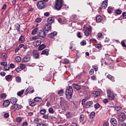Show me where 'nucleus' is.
Here are the masks:
<instances>
[{
	"label": "nucleus",
	"mask_w": 126,
	"mask_h": 126,
	"mask_svg": "<svg viewBox=\"0 0 126 126\" xmlns=\"http://www.w3.org/2000/svg\"><path fill=\"white\" fill-rule=\"evenodd\" d=\"M73 94V88L71 86L67 87L66 91L65 92V95L66 98L68 99H70L72 97Z\"/></svg>",
	"instance_id": "f257e3e1"
},
{
	"label": "nucleus",
	"mask_w": 126,
	"mask_h": 126,
	"mask_svg": "<svg viewBox=\"0 0 126 126\" xmlns=\"http://www.w3.org/2000/svg\"><path fill=\"white\" fill-rule=\"evenodd\" d=\"M60 106L62 107V109L63 110L66 111L68 108V102L63 97H60Z\"/></svg>",
	"instance_id": "f03ea898"
},
{
	"label": "nucleus",
	"mask_w": 126,
	"mask_h": 126,
	"mask_svg": "<svg viewBox=\"0 0 126 126\" xmlns=\"http://www.w3.org/2000/svg\"><path fill=\"white\" fill-rule=\"evenodd\" d=\"M83 28L84 33L85 34V36H88L92 35L93 28L91 26H89L88 27L84 26Z\"/></svg>",
	"instance_id": "7ed1b4c3"
},
{
	"label": "nucleus",
	"mask_w": 126,
	"mask_h": 126,
	"mask_svg": "<svg viewBox=\"0 0 126 126\" xmlns=\"http://www.w3.org/2000/svg\"><path fill=\"white\" fill-rule=\"evenodd\" d=\"M63 0H56L55 9L57 11H60L61 10L62 7H63Z\"/></svg>",
	"instance_id": "20e7f679"
},
{
	"label": "nucleus",
	"mask_w": 126,
	"mask_h": 126,
	"mask_svg": "<svg viewBox=\"0 0 126 126\" xmlns=\"http://www.w3.org/2000/svg\"><path fill=\"white\" fill-rule=\"evenodd\" d=\"M107 98H108V99L110 100L113 101L115 99V94L109 90H107Z\"/></svg>",
	"instance_id": "39448f33"
},
{
	"label": "nucleus",
	"mask_w": 126,
	"mask_h": 126,
	"mask_svg": "<svg viewBox=\"0 0 126 126\" xmlns=\"http://www.w3.org/2000/svg\"><path fill=\"white\" fill-rule=\"evenodd\" d=\"M118 120L120 122H125L126 121V114L120 113L118 115Z\"/></svg>",
	"instance_id": "423d86ee"
},
{
	"label": "nucleus",
	"mask_w": 126,
	"mask_h": 126,
	"mask_svg": "<svg viewBox=\"0 0 126 126\" xmlns=\"http://www.w3.org/2000/svg\"><path fill=\"white\" fill-rule=\"evenodd\" d=\"M37 8L39 10H42L45 8L46 7V4L43 1H39L37 3Z\"/></svg>",
	"instance_id": "0eeeda50"
},
{
	"label": "nucleus",
	"mask_w": 126,
	"mask_h": 126,
	"mask_svg": "<svg viewBox=\"0 0 126 126\" xmlns=\"http://www.w3.org/2000/svg\"><path fill=\"white\" fill-rule=\"evenodd\" d=\"M55 100H56V98L54 97V96H50V101L47 102L46 106L50 107L52 104H53V103H54Z\"/></svg>",
	"instance_id": "6e6552de"
},
{
	"label": "nucleus",
	"mask_w": 126,
	"mask_h": 126,
	"mask_svg": "<svg viewBox=\"0 0 126 126\" xmlns=\"http://www.w3.org/2000/svg\"><path fill=\"white\" fill-rule=\"evenodd\" d=\"M47 33L48 32L44 31V30H39L38 31V37H40L41 38H44L46 36V33Z\"/></svg>",
	"instance_id": "1a4fd4ad"
},
{
	"label": "nucleus",
	"mask_w": 126,
	"mask_h": 126,
	"mask_svg": "<svg viewBox=\"0 0 126 126\" xmlns=\"http://www.w3.org/2000/svg\"><path fill=\"white\" fill-rule=\"evenodd\" d=\"M31 59V56L30 55L28 54L26 55V56H25V57L23 59V62L24 63H28L30 61V60Z\"/></svg>",
	"instance_id": "9d476101"
},
{
	"label": "nucleus",
	"mask_w": 126,
	"mask_h": 126,
	"mask_svg": "<svg viewBox=\"0 0 126 126\" xmlns=\"http://www.w3.org/2000/svg\"><path fill=\"white\" fill-rule=\"evenodd\" d=\"M33 58L34 59H38L39 57V54L37 50H33L32 51Z\"/></svg>",
	"instance_id": "9b49d317"
},
{
	"label": "nucleus",
	"mask_w": 126,
	"mask_h": 126,
	"mask_svg": "<svg viewBox=\"0 0 126 126\" xmlns=\"http://www.w3.org/2000/svg\"><path fill=\"white\" fill-rule=\"evenodd\" d=\"M93 105V101H88L86 102V104H85V108L88 109L90 107H92Z\"/></svg>",
	"instance_id": "f8f14e48"
},
{
	"label": "nucleus",
	"mask_w": 126,
	"mask_h": 126,
	"mask_svg": "<svg viewBox=\"0 0 126 126\" xmlns=\"http://www.w3.org/2000/svg\"><path fill=\"white\" fill-rule=\"evenodd\" d=\"M41 40H36L33 42L32 45H33V46H36V47H37L38 46H39L41 45Z\"/></svg>",
	"instance_id": "ddd939ff"
},
{
	"label": "nucleus",
	"mask_w": 126,
	"mask_h": 126,
	"mask_svg": "<svg viewBox=\"0 0 126 126\" xmlns=\"http://www.w3.org/2000/svg\"><path fill=\"white\" fill-rule=\"evenodd\" d=\"M100 93L98 91H94L92 93V96L95 98H97L98 96H100Z\"/></svg>",
	"instance_id": "4468645a"
},
{
	"label": "nucleus",
	"mask_w": 126,
	"mask_h": 126,
	"mask_svg": "<svg viewBox=\"0 0 126 126\" xmlns=\"http://www.w3.org/2000/svg\"><path fill=\"white\" fill-rule=\"evenodd\" d=\"M110 123H111V124L113 126H117L118 125V122L115 118H112L110 119Z\"/></svg>",
	"instance_id": "2eb2a0df"
},
{
	"label": "nucleus",
	"mask_w": 126,
	"mask_h": 126,
	"mask_svg": "<svg viewBox=\"0 0 126 126\" xmlns=\"http://www.w3.org/2000/svg\"><path fill=\"white\" fill-rule=\"evenodd\" d=\"M44 30H45V32L51 31V24H48L46 25H45Z\"/></svg>",
	"instance_id": "dca6fc26"
},
{
	"label": "nucleus",
	"mask_w": 126,
	"mask_h": 126,
	"mask_svg": "<svg viewBox=\"0 0 126 126\" xmlns=\"http://www.w3.org/2000/svg\"><path fill=\"white\" fill-rule=\"evenodd\" d=\"M49 54V49H44V50L42 51L41 53H40V55H44L48 56Z\"/></svg>",
	"instance_id": "f3484780"
},
{
	"label": "nucleus",
	"mask_w": 126,
	"mask_h": 126,
	"mask_svg": "<svg viewBox=\"0 0 126 126\" xmlns=\"http://www.w3.org/2000/svg\"><path fill=\"white\" fill-rule=\"evenodd\" d=\"M57 34L58 32H51L48 35V37L50 38H54V37H56Z\"/></svg>",
	"instance_id": "a211bd4d"
},
{
	"label": "nucleus",
	"mask_w": 126,
	"mask_h": 126,
	"mask_svg": "<svg viewBox=\"0 0 126 126\" xmlns=\"http://www.w3.org/2000/svg\"><path fill=\"white\" fill-rule=\"evenodd\" d=\"M7 58V55H6L5 53H2V54H1V61L3 62L6 61Z\"/></svg>",
	"instance_id": "6ab92c4d"
},
{
	"label": "nucleus",
	"mask_w": 126,
	"mask_h": 126,
	"mask_svg": "<svg viewBox=\"0 0 126 126\" xmlns=\"http://www.w3.org/2000/svg\"><path fill=\"white\" fill-rule=\"evenodd\" d=\"M18 99L15 97H11V99H10V102H11V104L13 105H15L17 102Z\"/></svg>",
	"instance_id": "aec40b11"
},
{
	"label": "nucleus",
	"mask_w": 126,
	"mask_h": 126,
	"mask_svg": "<svg viewBox=\"0 0 126 126\" xmlns=\"http://www.w3.org/2000/svg\"><path fill=\"white\" fill-rule=\"evenodd\" d=\"M29 105H30L31 107H34L35 105H36V103L34 101H32L31 99H29Z\"/></svg>",
	"instance_id": "412c9836"
},
{
	"label": "nucleus",
	"mask_w": 126,
	"mask_h": 126,
	"mask_svg": "<svg viewBox=\"0 0 126 126\" xmlns=\"http://www.w3.org/2000/svg\"><path fill=\"white\" fill-rule=\"evenodd\" d=\"M108 5V0H104L101 3V6L104 7V9H106Z\"/></svg>",
	"instance_id": "4be33fe9"
},
{
	"label": "nucleus",
	"mask_w": 126,
	"mask_h": 126,
	"mask_svg": "<svg viewBox=\"0 0 126 126\" xmlns=\"http://www.w3.org/2000/svg\"><path fill=\"white\" fill-rule=\"evenodd\" d=\"M106 77L107 79H110V81H112V82H115V78L113 76L108 74V75H107Z\"/></svg>",
	"instance_id": "5701e85b"
},
{
	"label": "nucleus",
	"mask_w": 126,
	"mask_h": 126,
	"mask_svg": "<svg viewBox=\"0 0 126 126\" xmlns=\"http://www.w3.org/2000/svg\"><path fill=\"white\" fill-rule=\"evenodd\" d=\"M73 87L74 89H75L77 91H79L81 89V87H80V86H79L78 85L75 84H73Z\"/></svg>",
	"instance_id": "b1692460"
},
{
	"label": "nucleus",
	"mask_w": 126,
	"mask_h": 126,
	"mask_svg": "<svg viewBox=\"0 0 126 126\" xmlns=\"http://www.w3.org/2000/svg\"><path fill=\"white\" fill-rule=\"evenodd\" d=\"M13 105H14L13 106V108H14V109H15L19 110V109H21V108H22V106L21 105L18 104H15Z\"/></svg>",
	"instance_id": "393cba45"
},
{
	"label": "nucleus",
	"mask_w": 126,
	"mask_h": 126,
	"mask_svg": "<svg viewBox=\"0 0 126 126\" xmlns=\"http://www.w3.org/2000/svg\"><path fill=\"white\" fill-rule=\"evenodd\" d=\"M102 19H103V18H102L101 16L100 15L97 16L95 18V20L97 23H100L101 22Z\"/></svg>",
	"instance_id": "a878e982"
},
{
	"label": "nucleus",
	"mask_w": 126,
	"mask_h": 126,
	"mask_svg": "<svg viewBox=\"0 0 126 126\" xmlns=\"http://www.w3.org/2000/svg\"><path fill=\"white\" fill-rule=\"evenodd\" d=\"M10 104V102L8 100H6L3 102V106L4 107H8Z\"/></svg>",
	"instance_id": "bb28decb"
},
{
	"label": "nucleus",
	"mask_w": 126,
	"mask_h": 126,
	"mask_svg": "<svg viewBox=\"0 0 126 126\" xmlns=\"http://www.w3.org/2000/svg\"><path fill=\"white\" fill-rule=\"evenodd\" d=\"M54 22V18L53 17H49L48 19V24H52Z\"/></svg>",
	"instance_id": "cd10ccee"
},
{
	"label": "nucleus",
	"mask_w": 126,
	"mask_h": 126,
	"mask_svg": "<svg viewBox=\"0 0 126 126\" xmlns=\"http://www.w3.org/2000/svg\"><path fill=\"white\" fill-rule=\"evenodd\" d=\"M25 37L24 36H20L19 39H18V42L22 43L25 42Z\"/></svg>",
	"instance_id": "c85d7f7f"
},
{
	"label": "nucleus",
	"mask_w": 126,
	"mask_h": 126,
	"mask_svg": "<svg viewBox=\"0 0 126 126\" xmlns=\"http://www.w3.org/2000/svg\"><path fill=\"white\" fill-rule=\"evenodd\" d=\"M20 48H23L24 50H27L28 49V45H25L23 44H20L18 46Z\"/></svg>",
	"instance_id": "c756f323"
},
{
	"label": "nucleus",
	"mask_w": 126,
	"mask_h": 126,
	"mask_svg": "<svg viewBox=\"0 0 126 126\" xmlns=\"http://www.w3.org/2000/svg\"><path fill=\"white\" fill-rule=\"evenodd\" d=\"M32 87L30 86L26 89V90H25V91H24L25 94L27 95L29 93L30 91L32 90Z\"/></svg>",
	"instance_id": "7c9ffc66"
},
{
	"label": "nucleus",
	"mask_w": 126,
	"mask_h": 126,
	"mask_svg": "<svg viewBox=\"0 0 126 126\" xmlns=\"http://www.w3.org/2000/svg\"><path fill=\"white\" fill-rule=\"evenodd\" d=\"M45 48H46V45L45 44H41L40 45H39V46L38 47V50L39 51H41L43 49H45Z\"/></svg>",
	"instance_id": "2f4dec72"
},
{
	"label": "nucleus",
	"mask_w": 126,
	"mask_h": 126,
	"mask_svg": "<svg viewBox=\"0 0 126 126\" xmlns=\"http://www.w3.org/2000/svg\"><path fill=\"white\" fill-rule=\"evenodd\" d=\"M15 26H16L17 31H18V32H20L21 29H20V27H21V25L18 24H16V25H15Z\"/></svg>",
	"instance_id": "473e14b6"
},
{
	"label": "nucleus",
	"mask_w": 126,
	"mask_h": 126,
	"mask_svg": "<svg viewBox=\"0 0 126 126\" xmlns=\"http://www.w3.org/2000/svg\"><path fill=\"white\" fill-rule=\"evenodd\" d=\"M24 90H22L20 92L17 93V95H18V96H21L23 94H24Z\"/></svg>",
	"instance_id": "72a5a7b5"
},
{
	"label": "nucleus",
	"mask_w": 126,
	"mask_h": 126,
	"mask_svg": "<svg viewBox=\"0 0 126 126\" xmlns=\"http://www.w3.org/2000/svg\"><path fill=\"white\" fill-rule=\"evenodd\" d=\"M16 81L18 83H20L21 82V78L19 76H17L16 77Z\"/></svg>",
	"instance_id": "f704fd0d"
},
{
	"label": "nucleus",
	"mask_w": 126,
	"mask_h": 126,
	"mask_svg": "<svg viewBox=\"0 0 126 126\" xmlns=\"http://www.w3.org/2000/svg\"><path fill=\"white\" fill-rule=\"evenodd\" d=\"M40 115H44L46 113V109H41L39 111Z\"/></svg>",
	"instance_id": "c9c22d12"
},
{
	"label": "nucleus",
	"mask_w": 126,
	"mask_h": 126,
	"mask_svg": "<svg viewBox=\"0 0 126 126\" xmlns=\"http://www.w3.org/2000/svg\"><path fill=\"white\" fill-rule=\"evenodd\" d=\"M38 31V29L37 28H36L35 29H34L32 31V35H34V34H36V32H37Z\"/></svg>",
	"instance_id": "e433bc0d"
},
{
	"label": "nucleus",
	"mask_w": 126,
	"mask_h": 126,
	"mask_svg": "<svg viewBox=\"0 0 126 126\" xmlns=\"http://www.w3.org/2000/svg\"><path fill=\"white\" fill-rule=\"evenodd\" d=\"M63 64H68V63H69V60L65 58L64 59V60H63Z\"/></svg>",
	"instance_id": "4c0bfd02"
},
{
	"label": "nucleus",
	"mask_w": 126,
	"mask_h": 126,
	"mask_svg": "<svg viewBox=\"0 0 126 126\" xmlns=\"http://www.w3.org/2000/svg\"><path fill=\"white\" fill-rule=\"evenodd\" d=\"M12 77V76H11V75H7L5 76V79H6V80L8 81L9 80L11 79Z\"/></svg>",
	"instance_id": "58836bf2"
},
{
	"label": "nucleus",
	"mask_w": 126,
	"mask_h": 126,
	"mask_svg": "<svg viewBox=\"0 0 126 126\" xmlns=\"http://www.w3.org/2000/svg\"><path fill=\"white\" fill-rule=\"evenodd\" d=\"M107 11L108 12V13L111 14L113 13V8L112 7H109L107 9Z\"/></svg>",
	"instance_id": "ea45409f"
},
{
	"label": "nucleus",
	"mask_w": 126,
	"mask_h": 126,
	"mask_svg": "<svg viewBox=\"0 0 126 126\" xmlns=\"http://www.w3.org/2000/svg\"><path fill=\"white\" fill-rule=\"evenodd\" d=\"M42 99L40 97H35L34 98H33V101H36V102H40L41 101Z\"/></svg>",
	"instance_id": "a19ab883"
},
{
	"label": "nucleus",
	"mask_w": 126,
	"mask_h": 126,
	"mask_svg": "<svg viewBox=\"0 0 126 126\" xmlns=\"http://www.w3.org/2000/svg\"><path fill=\"white\" fill-rule=\"evenodd\" d=\"M58 94V95H60V96H63V89L59 90Z\"/></svg>",
	"instance_id": "79ce46f5"
},
{
	"label": "nucleus",
	"mask_w": 126,
	"mask_h": 126,
	"mask_svg": "<svg viewBox=\"0 0 126 126\" xmlns=\"http://www.w3.org/2000/svg\"><path fill=\"white\" fill-rule=\"evenodd\" d=\"M19 68L22 70H24L25 68H26V64L23 63L20 64Z\"/></svg>",
	"instance_id": "37998d69"
},
{
	"label": "nucleus",
	"mask_w": 126,
	"mask_h": 126,
	"mask_svg": "<svg viewBox=\"0 0 126 126\" xmlns=\"http://www.w3.org/2000/svg\"><path fill=\"white\" fill-rule=\"evenodd\" d=\"M21 122H22V118H21V117H18L16 118V122L18 123H20Z\"/></svg>",
	"instance_id": "c03bdc74"
},
{
	"label": "nucleus",
	"mask_w": 126,
	"mask_h": 126,
	"mask_svg": "<svg viewBox=\"0 0 126 126\" xmlns=\"http://www.w3.org/2000/svg\"><path fill=\"white\" fill-rule=\"evenodd\" d=\"M95 116V113L94 112H92L90 114V118L93 119Z\"/></svg>",
	"instance_id": "a18cd8bd"
},
{
	"label": "nucleus",
	"mask_w": 126,
	"mask_h": 126,
	"mask_svg": "<svg viewBox=\"0 0 126 126\" xmlns=\"http://www.w3.org/2000/svg\"><path fill=\"white\" fill-rule=\"evenodd\" d=\"M48 112L50 114H54V110H53V108H49L48 109Z\"/></svg>",
	"instance_id": "49530a36"
},
{
	"label": "nucleus",
	"mask_w": 126,
	"mask_h": 126,
	"mask_svg": "<svg viewBox=\"0 0 126 126\" xmlns=\"http://www.w3.org/2000/svg\"><path fill=\"white\" fill-rule=\"evenodd\" d=\"M115 13H116L117 15H120L122 14V11L120 9H117L116 11H115Z\"/></svg>",
	"instance_id": "de8ad7c7"
},
{
	"label": "nucleus",
	"mask_w": 126,
	"mask_h": 126,
	"mask_svg": "<svg viewBox=\"0 0 126 126\" xmlns=\"http://www.w3.org/2000/svg\"><path fill=\"white\" fill-rule=\"evenodd\" d=\"M6 96L7 95L6 94H1V95H0V97H1V98L2 99H4L6 98Z\"/></svg>",
	"instance_id": "09e8293b"
},
{
	"label": "nucleus",
	"mask_w": 126,
	"mask_h": 126,
	"mask_svg": "<svg viewBox=\"0 0 126 126\" xmlns=\"http://www.w3.org/2000/svg\"><path fill=\"white\" fill-rule=\"evenodd\" d=\"M33 122L35 123V124H36V125H38L40 123H39V120L38 118L34 119V120H33Z\"/></svg>",
	"instance_id": "8fccbe9b"
},
{
	"label": "nucleus",
	"mask_w": 126,
	"mask_h": 126,
	"mask_svg": "<svg viewBox=\"0 0 126 126\" xmlns=\"http://www.w3.org/2000/svg\"><path fill=\"white\" fill-rule=\"evenodd\" d=\"M95 47L96 49H100L101 47V44H100L99 43H97L96 44H94Z\"/></svg>",
	"instance_id": "3c124183"
},
{
	"label": "nucleus",
	"mask_w": 126,
	"mask_h": 126,
	"mask_svg": "<svg viewBox=\"0 0 126 126\" xmlns=\"http://www.w3.org/2000/svg\"><path fill=\"white\" fill-rule=\"evenodd\" d=\"M115 110L117 111H120L122 110V108L120 106H116L115 107Z\"/></svg>",
	"instance_id": "603ef678"
},
{
	"label": "nucleus",
	"mask_w": 126,
	"mask_h": 126,
	"mask_svg": "<svg viewBox=\"0 0 126 126\" xmlns=\"http://www.w3.org/2000/svg\"><path fill=\"white\" fill-rule=\"evenodd\" d=\"M80 44L82 46L86 45V44H87L86 40H83L82 41L80 42Z\"/></svg>",
	"instance_id": "864d4df0"
},
{
	"label": "nucleus",
	"mask_w": 126,
	"mask_h": 126,
	"mask_svg": "<svg viewBox=\"0 0 126 126\" xmlns=\"http://www.w3.org/2000/svg\"><path fill=\"white\" fill-rule=\"evenodd\" d=\"M16 60V62L17 63H19L21 61V58L20 57H16V58H15Z\"/></svg>",
	"instance_id": "5fc2aeb1"
},
{
	"label": "nucleus",
	"mask_w": 126,
	"mask_h": 126,
	"mask_svg": "<svg viewBox=\"0 0 126 126\" xmlns=\"http://www.w3.org/2000/svg\"><path fill=\"white\" fill-rule=\"evenodd\" d=\"M100 108V104L98 103H95L94 105V108L95 109H98Z\"/></svg>",
	"instance_id": "6e6d98bb"
},
{
	"label": "nucleus",
	"mask_w": 126,
	"mask_h": 126,
	"mask_svg": "<svg viewBox=\"0 0 126 126\" xmlns=\"http://www.w3.org/2000/svg\"><path fill=\"white\" fill-rule=\"evenodd\" d=\"M42 115H43V117H42V118H43L45 120H47L48 119V114H44Z\"/></svg>",
	"instance_id": "4d7b16f0"
},
{
	"label": "nucleus",
	"mask_w": 126,
	"mask_h": 126,
	"mask_svg": "<svg viewBox=\"0 0 126 126\" xmlns=\"http://www.w3.org/2000/svg\"><path fill=\"white\" fill-rule=\"evenodd\" d=\"M85 119V115L84 114H81L80 116V120L81 121H83Z\"/></svg>",
	"instance_id": "13d9d810"
},
{
	"label": "nucleus",
	"mask_w": 126,
	"mask_h": 126,
	"mask_svg": "<svg viewBox=\"0 0 126 126\" xmlns=\"http://www.w3.org/2000/svg\"><path fill=\"white\" fill-rule=\"evenodd\" d=\"M94 72V69H91L90 70V71H89V74L91 75H93Z\"/></svg>",
	"instance_id": "bf43d9fd"
},
{
	"label": "nucleus",
	"mask_w": 126,
	"mask_h": 126,
	"mask_svg": "<svg viewBox=\"0 0 126 126\" xmlns=\"http://www.w3.org/2000/svg\"><path fill=\"white\" fill-rule=\"evenodd\" d=\"M92 67H93V68L94 69L95 71H98V67L97 66L94 65L92 66Z\"/></svg>",
	"instance_id": "052dcab7"
},
{
	"label": "nucleus",
	"mask_w": 126,
	"mask_h": 126,
	"mask_svg": "<svg viewBox=\"0 0 126 126\" xmlns=\"http://www.w3.org/2000/svg\"><path fill=\"white\" fill-rule=\"evenodd\" d=\"M0 64L3 66H7L6 62H1Z\"/></svg>",
	"instance_id": "680f3d73"
},
{
	"label": "nucleus",
	"mask_w": 126,
	"mask_h": 126,
	"mask_svg": "<svg viewBox=\"0 0 126 126\" xmlns=\"http://www.w3.org/2000/svg\"><path fill=\"white\" fill-rule=\"evenodd\" d=\"M108 98H105L103 100V103L104 104H106L108 102Z\"/></svg>",
	"instance_id": "e2e57ef3"
},
{
	"label": "nucleus",
	"mask_w": 126,
	"mask_h": 126,
	"mask_svg": "<svg viewBox=\"0 0 126 126\" xmlns=\"http://www.w3.org/2000/svg\"><path fill=\"white\" fill-rule=\"evenodd\" d=\"M37 126H46L44 123H39V124H37Z\"/></svg>",
	"instance_id": "0e129e2a"
},
{
	"label": "nucleus",
	"mask_w": 126,
	"mask_h": 126,
	"mask_svg": "<svg viewBox=\"0 0 126 126\" xmlns=\"http://www.w3.org/2000/svg\"><path fill=\"white\" fill-rule=\"evenodd\" d=\"M103 126H109V123L108 122H104Z\"/></svg>",
	"instance_id": "69168bd1"
},
{
	"label": "nucleus",
	"mask_w": 126,
	"mask_h": 126,
	"mask_svg": "<svg viewBox=\"0 0 126 126\" xmlns=\"http://www.w3.org/2000/svg\"><path fill=\"white\" fill-rule=\"evenodd\" d=\"M122 16L124 17V19H126V11L122 13Z\"/></svg>",
	"instance_id": "338daca9"
},
{
	"label": "nucleus",
	"mask_w": 126,
	"mask_h": 126,
	"mask_svg": "<svg viewBox=\"0 0 126 126\" xmlns=\"http://www.w3.org/2000/svg\"><path fill=\"white\" fill-rule=\"evenodd\" d=\"M28 126V122H23V124H22V126Z\"/></svg>",
	"instance_id": "774afa93"
}]
</instances>
